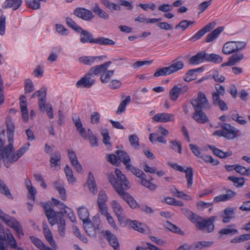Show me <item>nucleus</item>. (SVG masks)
Returning a JSON list of instances; mask_svg holds the SVG:
<instances>
[{
	"mask_svg": "<svg viewBox=\"0 0 250 250\" xmlns=\"http://www.w3.org/2000/svg\"><path fill=\"white\" fill-rule=\"evenodd\" d=\"M195 23L194 21H188L187 20L181 21L178 24H177L175 28L176 29L181 28L182 31L186 30L189 26L192 25Z\"/></svg>",
	"mask_w": 250,
	"mask_h": 250,
	"instance_id": "obj_49",
	"label": "nucleus"
},
{
	"mask_svg": "<svg viewBox=\"0 0 250 250\" xmlns=\"http://www.w3.org/2000/svg\"><path fill=\"white\" fill-rule=\"evenodd\" d=\"M0 218L9 227L13 229L19 238L23 236L22 227L20 222L15 218L5 214L0 209Z\"/></svg>",
	"mask_w": 250,
	"mask_h": 250,
	"instance_id": "obj_4",
	"label": "nucleus"
},
{
	"mask_svg": "<svg viewBox=\"0 0 250 250\" xmlns=\"http://www.w3.org/2000/svg\"><path fill=\"white\" fill-rule=\"evenodd\" d=\"M111 207L114 212L118 218L119 221L122 220V215L124 212V209L121 205L116 200H113L111 202Z\"/></svg>",
	"mask_w": 250,
	"mask_h": 250,
	"instance_id": "obj_33",
	"label": "nucleus"
},
{
	"mask_svg": "<svg viewBox=\"0 0 250 250\" xmlns=\"http://www.w3.org/2000/svg\"><path fill=\"white\" fill-rule=\"evenodd\" d=\"M129 225L134 230L139 232L145 233H147L149 231V229L147 226L137 220L131 221Z\"/></svg>",
	"mask_w": 250,
	"mask_h": 250,
	"instance_id": "obj_27",
	"label": "nucleus"
},
{
	"mask_svg": "<svg viewBox=\"0 0 250 250\" xmlns=\"http://www.w3.org/2000/svg\"><path fill=\"white\" fill-rule=\"evenodd\" d=\"M27 6L34 10H37L40 8L41 3L39 0H25Z\"/></svg>",
	"mask_w": 250,
	"mask_h": 250,
	"instance_id": "obj_60",
	"label": "nucleus"
},
{
	"mask_svg": "<svg viewBox=\"0 0 250 250\" xmlns=\"http://www.w3.org/2000/svg\"><path fill=\"white\" fill-rule=\"evenodd\" d=\"M107 200V197L105 193L103 191H100L98 194L97 204L98 206L105 205Z\"/></svg>",
	"mask_w": 250,
	"mask_h": 250,
	"instance_id": "obj_61",
	"label": "nucleus"
},
{
	"mask_svg": "<svg viewBox=\"0 0 250 250\" xmlns=\"http://www.w3.org/2000/svg\"><path fill=\"white\" fill-rule=\"evenodd\" d=\"M54 185L55 188L58 191L61 198L62 200L65 201L66 200V194L63 184L59 181H57L54 183Z\"/></svg>",
	"mask_w": 250,
	"mask_h": 250,
	"instance_id": "obj_40",
	"label": "nucleus"
},
{
	"mask_svg": "<svg viewBox=\"0 0 250 250\" xmlns=\"http://www.w3.org/2000/svg\"><path fill=\"white\" fill-rule=\"evenodd\" d=\"M228 179L232 182L234 186L236 187H241L245 183V179L243 177L238 178L234 176H229Z\"/></svg>",
	"mask_w": 250,
	"mask_h": 250,
	"instance_id": "obj_50",
	"label": "nucleus"
},
{
	"mask_svg": "<svg viewBox=\"0 0 250 250\" xmlns=\"http://www.w3.org/2000/svg\"><path fill=\"white\" fill-rule=\"evenodd\" d=\"M244 57V55L242 53L234 54L230 56L229 60L232 66L240 62Z\"/></svg>",
	"mask_w": 250,
	"mask_h": 250,
	"instance_id": "obj_54",
	"label": "nucleus"
},
{
	"mask_svg": "<svg viewBox=\"0 0 250 250\" xmlns=\"http://www.w3.org/2000/svg\"><path fill=\"white\" fill-rule=\"evenodd\" d=\"M224 27L223 26H220L213 31H212L211 33H210L206 38V42H210L216 39L219 34L223 31Z\"/></svg>",
	"mask_w": 250,
	"mask_h": 250,
	"instance_id": "obj_39",
	"label": "nucleus"
},
{
	"mask_svg": "<svg viewBox=\"0 0 250 250\" xmlns=\"http://www.w3.org/2000/svg\"><path fill=\"white\" fill-rule=\"evenodd\" d=\"M73 14L77 17L85 21H91L94 18L92 11L84 7H77L73 11Z\"/></svg>",
	"mask_w": 250,
	"mask_h": 250,
	"instance_id": "obj_8",
	"label": "nucleus"
},
{
	"mask_svg": "<svg viewBox=\"0 0 250 250\" xmlns=\"http://www.w3.org/2000/svg\"><path fill=\"white\" fill-rule=\"evenodd\" d=\"M171 74L168 66L158 69L154 74V77H158Z\"/></svg>",
	"mask_w": 250,
	"mask_h": 250,
	"instance_id": "obj_53",
	"label": "nucleus"
},
{
	"mask_svg": "<svg viewBox=\"0 0 250 250\" xmlns=\"http://www.w3.org/2000/svg\"><path fill=\"white\" fill-rule=\"evenodd\" d=\"M195 112L193 113L192 118L197 122L200 124H205L208 121V118L204 113L203 109H194Z\"/></svg>",
	"mask_w": 250,
	"mask_h": 250,
	"instance_id": "obj_19",
	"label": "nucleus"
},
{
	"mask_svg": "<svg viewBox=\"0 0 250 250\" xmlns=\"http://www.w3.org/2000/svg\"><path fill=\"white\" fill-rule=\"evenodd\" d=\"M169 143L170 144V147L171 149L180 154L182 153V143L180 141L177 140H173L170 141Z\"/></svg>",
	"mask_w": 250,
	"mask_h": 250,
	"instance_id": "obj_46",
	"label": "nucleus"
},
{
	"mask_svg": "<svg viewBox=\"0 0 250 250\" xmlns=\"http://www.w3.org/2000/svg\"><path fill=\"white\" fill-rule=\"evenodd\" d=\"M30 146L29 143H26L18 150L15 153H13L12 155L8 154L7 157H5V166L7 168H9L12 164L18 160L28 150Z\"/></svg>",
	"mask_w": 250,
	"mask_h": 250,
	"instance_id": "obj_7",
	"label": "nucleus"
},
{
	"mask_svg": "<svg viewBox=\"0 0 250 250\" xmlns=\"http://www.w3.org/2000/svg\"><path fill=\"white\" fill-rule=\"evenodd\" d=\"M166 228L172 232L177 233L181 235H184L185 233L180 228L176 225L172 224L169 222H167L166 224Z\"/></svg>",
	"mask_w": 250,
	"mask_h": 250,
	"instance_id": "obj_47",
	"label": "nucleus"
},
{
	"mask_svg": "<svg viewBox=\"0 0 250 250\" xmlns=\"http://www.w3.org/2000/svg\"><path fill=\"white\" fill-rule=\"evenodd\" d=\"M220 126L222 129L215 131L213 136L223 137L227 140H232L238 136L239 130L229 124L222 123Z\"/></svg>",
	"mask_w": 250,
	"mask_h": 250,
	"instance_id": "obj_2",
	"label": "nucleus"
},
{
	"mask_svg": "<svg viewBox=\"0 0 250 250\" xmlns=\"http://www.w3.org/2000/svg\"><path fill=\"white\" fill-rule=\"evenodd\" d=\"M104 71H105L103 68L102 65L100 64L92 67L90 69L89 72L87 73L90 76H92L94 75H99L101 73L102 74V73Z\"/></svg>",
	"mask_w": 250,
	"mask_h": 250,
	"instance_id": "obj_52",
	"label": "nucleus"
},
{
	"mask_svg": "<svg viewBox=\"0 0 250 250\" xmlns=\"http://www.w3.org/2000/svg\"><path fill=\"white\" fill-rule=\"evenodd\" d=\"M101 57L83 56L79 58V62L86 65H91L98 58Z\"/></svg>",
	"mask_w": 250,
	"mask_h": 250,
	"instance_id": "obj_51",
	"label": "nucleus"
},
{
	"mask_svg": "<svg viewBox=\"0 0 250 250\" xmlns=\"http://www.w3.org/2000/svg\"><path fill=\"white\" fill-rule=\"evenodd\" d=\"M101 133L103 137V142L106 146H111V144L110 142V138L109 135V132L107 129H102Z\"/></svg>",
	"mask_w": 250,
	"mask_h": 250,
	"instance_id": "obj_59",
	"label": "nucleus"
},
{
	"mask_svg": "<svg viewBox=\"0 0 250 250\" xmlns=\"http://www.w3.org/2000/svg\"><path fill=\"white\" fill-rule=\"evenodd\" d=\"M104 237L114 250H120V244L116 236L109 230L103 231Z\"/></svg>",
	"mask_w": 250,
	"mask_h": 250,
	"instance_id": "obj_12",
	"label": "nucleus"
},
{
	"mask_svg": "<svg viewBox=\"0 0 250 250\" xmlns=\"http://www.w3.org/2000/svg\"><path fill=\"white\" fill-rule=\"evenodd\" d=\"M130 96H128L124 100L122 101L118 108L116 114H120L124 112L125 110L127 104L130 102Z\"/></svg>",
	"mask_w": 250,
	"mask_h": 250,
	"instance_id": "obj_56",
	"label": "nucleus"
},
{
	"mask_svg": "<svg viewBox=\"0 0 250 250\" xmlns=\"http://www.w3.org/2000/svg\"><path fill=\"white\" fill-rule=\"evenodd\" d=\"M64 172L69 183H72L75 181L72 169L67 165L65 166Z\"/></svg>",
	"mask_w": 250,
	"mask_h": 250,
	"instance_id": "obj_62",
	"label": "nucleus"
},
{
	"mask_svg": "<svg viewBox=\"0 0 250 250\" xmlns=\"http://www.w3.org/2000/svg\"><path fill=\"white\" fill-rule=\"evenodd\" d=\"M15 128V126L13 122L11 120H7L6 121V129L8 141L13 142Z\"/></svg>",
	"mask_w": 250,
	"mask_h": 250,
	"instance_id": "obj_36",
	"label": "nucleus"
},
{
	"mask_svg": "<svg viewBox=\"0 0 250 250\" xmlns=\"http://www.w3.org/2000/svg\"><path fill=\"white\" fill-rule=\"evenodd\" d=\"M52 220L56 221V224L58 225V230L60 235L64 237L65 231V221L63 218V214L62 213V216L60 218L55 217Z\"/></svg>",
	"mask_w": 250,
	"mask_h": 250,
	"instance_id": "obj_24",
	"label": "nucleus"
},
{
	"mask_svg": "<svg viewBox=\"0 0 250 250\" xmlns=\"http://www.w3.org/2000/svg\"><path fill=\"white\" fill-rule=\"evenodd\" d=\"M43 232L44 235L45 237L46 240L49 242L50 246L54 249H56L57 248V244L54 241L52 233L48 228L46 223L43 224Z\"/></svg>",
	"mask_w": 250,
	"mask_h": 250,
	"instance_id": "obj_26",
	"label": "nucleus"
},
{
	"mask_svg": "<svg viewBox=\"0 0 250 250\" xmlns=\"http://www.w3.org/2000/svg\"><path fill=\"white\" fill-rule=\"evenodd\" d=\"M226 194L220 195L214 197V202H224L230 200L236 195V193L230 189H226Z\"/></svg>",
	"mask_w": 250,
	"mask_h": 250,
	"instance_id": "obj_25",
	"label": "nucleus"
},
{
	"mask_svg": "<svg viewBox=\"0 0 250 250\" xmlns=\"http://www.w3.org/2000/svg\"><path fill=\"white\" fill-rule=\"evenodd\" d=\"M181 211L193 223H194L195 221V220H196V218L199 216L186 208H182L181 209Z\"/></svg>",
	"mask_w": 250,
	"mask_h": 250,
	"instance_id": "obj_48",
	"label": "nucleus"
},
{
	"mask_svg": "<svg viewBox=\"0 0 250 250\" xmlns=\"http://www.w3.org/2000/svg\"><path fill=\"white\" fill-rule=\"evenodd\" d=\"M78 33H81L80 41L81 43H95V38H94L93 35L89 31L81 28Z\"/></svg>",
	"mask_w": 250,
	"mask_h": 250,
	"instance_id": "obj_15",
	"label": "nucleus"
},
{
	"mask_svg": "<svg viewBox=\"0 0 250 250\" xmlns=\"http://www.w3.org/2000/svg\"><path fill=\"white\" fill-rule=\"evenodd\" d=\"M116 153L117 155L111 154L108 156V161L111 164L116 165L120 160L123 162L125 167H126L131 163V159L126 152L118 150L116 151Z\"/></svg>",
	"mask_w": 250,
	"mask_h": 250,
	"instance_id": "obj_5",
	"label": "nucleus"
},
{
	"mask_svg": "<svg viewBox=\"0 0 250 250\" xmlns=\"http://www.w3.org/2000/svg\"><path fill=\"white\" fill-rule=\"evenodd\" d=\"M92 11L102 19L107 20L109 18L108 14L105 11L102 9L98 4H95L94 6L92 8Z\"/></svg>",
	"mask_w": 250,
	"mask_h": 250,
	"instance_id": "obj_43",
	"label": "nucleus"
},
{
	"mask_svg": "<svg viewBox=\"0 0 250 250\" xmlns=\"http://www.w3.org/2000/svg\"><path fill=\"white\" fill-rule=\"evenodd\" d=\"M36 96L39 98V106L40 110L44 112L45 110L46 102V88L45 87H42L40 90L34 92L31 96V98H34Z\"/></svg>",
	"mask_w": 250,
	"mask_h": 250,
	"instance_id": "obj_11",
	"label": "nucleus"
},
{
	"mask_svg": "<svg viewBox=\"0 0 250 250\" xmlns=\"http://www.w3.org/2000/svg\"><path fill=\"white\" fill-rule=\"evenodd\" d=\"M30 240L40 250H45L47 247L42 240L34 236H30Z\"/></svg>",
	"mask_w": 250,
	"mask_h": 250,
	"instance_id": "obj_45",
	"label": "nucleus"
},
{
	"mask_svg": "<svg viewBox=\"0 0 250 250\" xmlns=\"http://www.w3.org/2000/svg\"><path fill=\"white\" fill-rule=\"evenodd\" d=\"M43 209L44 210L45 214L47 218L49 223L51 226H54L56 224V221L51 220L56 216L60 218L62 216V212H56L50 207V204L49 203H46L43 205Z\"/></svg>",
	"mask_w": 250,
	"mask_h": 250,
	"instance_id": "obj_10",
	"label": "nucleus"
},
{
	"mask_svg": "<svg viewBox=\"0 0 250 250\" xmlns=\"http://www.w3.org/2000/svg\"><path fill=\"white\" fill-rule=\"evenodd\" d=\"M220 95L212 93V103L215 106H218L221 111H227L228 107L227 104L221 99Z\"/></svg>",
	"mask_w": 250,
	"mask_h": 250,
	"instance_id": "obj_20",
	"label": "nucleus"
},
{
	"mask_svg": "<svg viewBox=\"0 0 250 250\" xmlns=\"http://www.w3.org/2000/svg\"><path fill=\"white\" fill-rule=\"evenodd\" d=\"M87 183L90 191L94 194H96L98 191V188L94 175L91 172L88 173Z\"/></svg>",
	"mask_w": 250,
	"mask_h": 250,
	"instance_id": "obj_34",
	"label": "nucleus"
},
{
	"mask_svg": "<svg viewBox=\"0 0 250 250\" xmlns=\"http://www.w3.org/2000/svg\"><path fill=\"white\" fill-rule=\"evenodd\" d=\"M238 233V230L236 229L235 224L228 225L225 228L221 229L219 231V234L221 235H225L232 236Z\"/></svg>",
	"mask_w": 250,
	"mask_h": 250,
	"instance_id": "obj_23",
	"label": "nucleus"
},
{
	"mask_svg": "<svg viewBox=\"0 0 250 250\" xmlns=\"http://www.w3.org/2000/svg\"><path fill=\"white\" fill-rule=\"evenodd\" d=\"M221 216L223 218L222 222L224 223L229 222L231 219L235 217L234 208L230 207L226 208Z\"/></svg>",
	"mask_w": 250,
	"mask_h": 250,
	"instance_id": "obj_21",
	"label": "nucleus"
},
{
	"mask_svg": "<svg viewBox=\"0 0 250 250\" xmlns=\"http://www.w3.org/2000/svg\"><path fill=\"white\" fill-rule=\"evenodd\" d=\"M34 90V85L30 79L25 80L24 92L25 93H31Z\"/></svg>",
	"mask_w": 250,
	"mask_h": 250,
	"instance_id": "obj_64",
	"label": "nucleus"
},
{
	"mask_svg": "<svg viewBox=\"0 0 250 250\" xmlns=\"http://www.w3.org/2000/svg\"><path fill=\"white\" fill-rule=\"evenodd\" d=\"M83 227L86 233L89 236L94 237L96 236L99 229L92 225V221L90 220L83 223Z\"/></svg>",
	"mask_w": 250,
	"mask_h": 250,
	"instance_id": "obj_29",
	"label": "nucleus"
},
{
	"mask_svg": "<svg viewBox=\"0 0 250 250\" xmlns=\"http://www.w3.org/2000/svg\"><path fill=\"white\" fill-rule=\"evenodd\" d=\"M208 147L212 150L215 155L222 159L226 158L232 155V151L224 152L213 146L208 145Z\"/></svg>",
	"mask_w": 250,
	"mask_h": 250,
	"instance_id": "obj_31",
	"label": "nucleus"
},
{
	"mask_svg": "<svg viewBox=\"0 0 250 250\" xmlns=\"http://www.w3.org/2000/svg\"><path fill=\"white\" fill-rule=\"evenodd\" d=\"M95 82V80L91 79L90 76L86 73L76 83V86L78 88H90L94 84Z\"/></svg>",
	"mask_w": 250,
	"mask_h": 250,
	"instance_id": "obj_13",
	"label": "nucleus"
},
{
	"mask_svg": "<svg viewBox=\"0 0 250 250\" xmlns=\"http://www.w3.org/2000/svg\"><path fill=\"white\" fill-rule=\"evenodd\" d=\"M168 67L171 74H173L182 69L184 67V62L183 61L179 60L178 58L173 60L171 64Z\"/></svg>",
	"mask_w": 250,
	"mask_h": 250,
	"instance_id": "obj_28",
	"label": "nucleus"
},
{
	"mask_svg": "<svg viewBox=\"0 0 250 250\" xmlns=\"http://www.w3.org/2000/svg\"><path fill=\"white\" fill-rule=\"evenodd\" d=\"M115 73L114 70H106L102 73L100 77V80L102 83H108L111 78L113 76Z\"/></svg>",
	"mask_w": 250,
	"mask_h": 250,
	"instance_id": "obj_44",
	"label": "nucleus"
},
{
	"mask_svg": "<svg viewBox=\"0 0 250 250\" xmlns=\"http://www.w3.org/2000/svg\"><path fill=\"white\" fill-rule=\"evenodd\" d=\"M191 103L194 109L208 110L211 108V105L206 95L202 91L198 93L197 97L192 99Z\"/></svg>",
	"mask_w": 250,
	"mask_h": 250,
	"instance_id": "obj_6",
	"label": "nucleus"
},
{
	"mask_svg": "<svg viewBox=\"0 0 250 250\" xmlns=\"http://www.w3.org/2000/svg\"><path fill=\"white\" fill-rule=\"evenodd\" d=\"M116 177L113 174L108 175V180L121 198L125 201L132 209L138 208L139 205L134 198L125 191L130 188L129 183L125 176L119 169L115 171Z\"/></svg>",
	"mask_w": 250,
	"mask_h": 250,
	"instance_id": "obj_1",
	"label": "nucleus"
},
{
	"mask_svg": "<svg viewBox=\"0 0 250 250\" xmlns=\"http://www.w3.org/2000/svg\"><path fill=\"white\" fill-rule=\"evenodd\" d=\"M235 171L241 175L250 176V169L241 165H237V167H235Z\"/></svg>",
	"mask_w": 250,
	"mask_h": 250,
	"instance_id": "obj_63",
	"label": "nucleus"
},
{
	"mask_svg": "<svg viewBox=\"0 0 250 250\" xmlns=\"http://www.w3.org/2000/svg\"><path fill=\"white\" fill-rule=\"evenodd\" d=\"M67 26L74 30L75 32L78 33L80 30L81 27L78 25L76 22L73 20L71 18L67 17L65 20Z\"/></svg>",
	"mask_w": 250,
	"mask_h": 250,
	"instance_id": "obj_58",
	"label": "nucleus"
},
{
	"mask_svg": "<svg viewBox=\"0 0 250 250\" xmlns=\"http://www.w3.org/2000/svg\"><path fill=\"white\" fill-rule=\"evenodd\" d=\"M213 243L212 241H203L194 243L191 245L192 250H201L204 248L211 246Z\"/></svg>",
	"mask_w": 250,
	"mask_h": 250,
	"instance_id": "obj_38",
	"label": "nucleus"
},
{
	"mask_svg": "<svg viewBox=\"0 0 250 250\" xmlns=\"http://www.w3.org/2000/svg\"><path fill=\"white\" fill-rule=\"evenodd\" d=\"M216 218V216H211L208 219H205L199 215L194 223L199 230L206 233H210L214 229V222Z\"/></svg>",
	"mask_w": 250,
	"mask_h": 250,
	"instance_id": "obj_3",
	"label": "nucleus"
},
{
	"mask_svg": "<svg viewBox=\"0 0 250 250\" xmlns=\"http://www.w3.org/2000/svg\"><path fill=\"white\" fill-rule=\"evenodd\" d=\"M135 175L141 179V184L144 187L148 188L151 190H155L157 188V186L156 185L150 183V181H147L146 179V175L142 170L139 169Z\"/></svg>",
	"mask_w": 250,
	"mask_h": 250,
	"instance_id": "obj_14",
	"label": "nucleus"
},
{
	"mask_svg": "<svg viewBox=\"0 0 250 250\" xmlns=\"http://www.w3.org/2000/svg\"><path fill=\"white\" fill-rule=\"evenodd\" d=\"M204 62H206L205 51L198 52L189 60V64L190 65H197Z\"/></svg>",
	"mask_w": 250,
	"mask_h": 250,
	"instance_id": "obj_18",
	"label": "nucleus"
},
{
	"mask_svg": "<svg viewBox=\"0 0 250 250\" xmlns=\"http://www.w3.org/2000/svg\"><path fill=\"white\" fill-rule=\"evenodd\" d=\"M214 24L213 23H209L207 24L203 28L199 30L195 34L192 36L189 40L194 42L201 39L208 32L210 31L214 28Z\"/></svg>",
	"mask_w": 250,
	"mask_h": 250,
	"instance_id": "obj_16",
	"label": "nucleus"
},
{
	"mask_svg": "<svg viewBox=\"0 0 250 250\" xmlns=\"http://www.w3.org/2000/svg\"><path fill=\"white\" fill-rule=\"evenodd\" d=\"M78 213L80 219L83 221V224L90 220L89 214L87 208L82 206L78 208Z\"/></svg>",
	"mask_w": 250,
	"mask_h": 250,
	"instance_id": "obj_35",
	"label": "nucleus"
},
{
	"mask_svg": "<svg viewBox=\"0 0 250 250\" xmlns=\"http://www.w3.org/2000/svg\"><path fill=\"white\" fill-rule=\"evenodd\" d=\"M72 120L80 135L84 139H86L87 138L86 131L85 128L83 127L80 118L79 117L73 118Z\"/></svg>",
	"mask_w": 250,
	"mask_h": 250,
	"instance_id": "obj_30",
	"label": "nucleus"
},
{
	"mask_svg": "<svg viewBox=\"0 0 250 250\" xmlns=\"http://www.w3.org/2000/svg\"><path fill=\"white\" fill-rule=\"evenodd\" d=\"M129 142L131 146L136 149L139 148V138L137 135L134 134L130 135L128 137Z\"/></svg>",
	"mask_w": 250,
	"mask_h": 250,
	"instance_id": "obj_57",
	"label": "nucleus"
},
{
	"mask_svg": "<svg viewBox=\"0 0 250 250\" xmlns=\"http://www.w3.org/2000/svg\"><path fill=\"white\" fill-rule=\"evenodd\" d=\"M250 239V233L242 234L240 236L235 237L230 240V243L232 244H237Z\"/></svg>",
	"mask_w": 250,
	"mask_h": 250,
	"instance_id": "obj_55",
	"label": "nucleus"
},
{
	"mask_svg": "<svg viewBox=\"0 0 250 250\" xmlns=\"http://www.w3.org/2000/svg\"><path fill=\"white\" fill-rule=\"evenodd\" d=\"M22 0H6L4 3V8H12L13 11L19 9L21 5Z\"/></svg>",
	"mask_w": 250,
	"mask_h": 250,
	"instance_id": "obj_32",
	"label": "nucleus"
},
{
	"mask_svg": "<svg viewBox=\"0 0 250 250\" xmlns=\"http://www.w3.org/2000/svg\"><path fill=\"white\" fill-rule=\"evenodd\" d=\"M174 115L171 113H158L152 117V119L156 122L167 123L173 121L174 120Z\"/></svg>",
	"mask_w": 250,
	"mask_h": 250,
	"instance_id": "obj_17",
	"label": "nucleus"
},
{
	"mask_svg": "<svg viewBox=\"0 0 250 250\" xmlns=\"http://www.w3.org/2000/svg\"><path fill=\"white\" fill-rule=\"evenodd\" d=\"M100 45H113L115 44L114 41L109 38L100 37L95 38V43Z\"/></svg>",
	"mask_w": 250,
	"mask_h": 250,
	"instance_id": "obj_42",
	"label": "nucleus"
},
{
	"mask_svg": "<svg viewBox=\"0 0 250 250\" xmlns=\"http://www.w3.org/2000/svg\"><path fill=\"white\" fill-rule=\"evenodd\" d=\"M223 61V58L220 55L212 53L208 54L206 52V62H212L215 63H221Z\"/></svg>",
	"mask_w": 250,
	"mask_h": 250,
	"instance_id": "obj_41",
	"label": "nucleus"
},
{
	"mask_svg": "<svg viewBox=\"0 0 250 250\" xmlns=\"http://www.w3.org/2000/svg\"><path fill=\"white\" fill-rule=\"evenodd\" d=\"M61 155L59 151H56L51 156L50 159V167H55L56 170L60 168Z\"/></svg>",
	"mask_w": 250,
	"mask_h": 250,
	"instance_id": "obj_22",
	"label": "nucleus"
},
{
	"mask_svg": "<svg viewBox=\"0 0 250 250\" xmlns=\"http://www.w3.org/2000/svg\"><path fill=\"white\" fill-rule=\"evenodd\" d=\"M170 165L175 170L186 173L187 186L188 188L190 187L193 184V170L192 167H188L186 169H184V167L176 163L171 164Z\"/></svg>",
	"mask_w": 250,
	"mask_h": 250,
	"instance_id": "obj_9",
	"label": "nucleus"
},
{
	"mask_svg": "<svg viewBox=\"0 0 250 250\" xmlns=\"http://www.w3.org/2000/svg\"><path fill=\"white\" fill-rule=\"evenodd\" d=\"M222 52L226 55H229L236 52L234 42L230 41L226 42L223 46Z\"/></svg>",
	"mask_w": 250,
	"mask_h": 250,
	"instance_id": "obj_37",
	"label": "nucleus"
}]
</instances>
